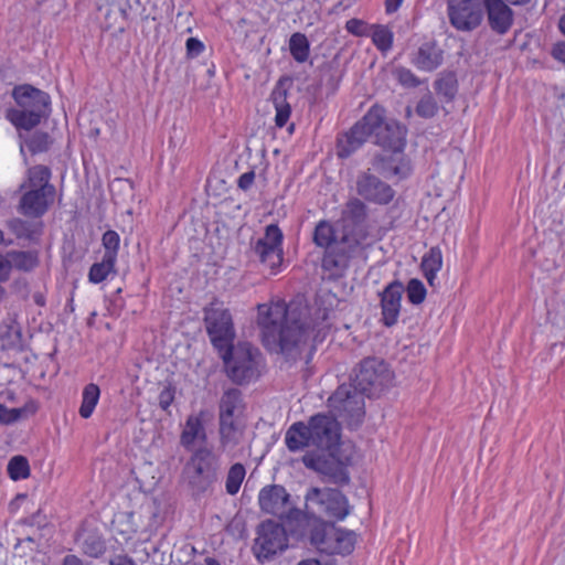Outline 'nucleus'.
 <instances>
[{"mask_svg": "<svg viewBox=\"0 0 565 565\" xmlns=\"http://www.w3.org/2000/svg\"><path fill=\"white\" fill-rule=\"evenodd\" d=\"M257 324L264 347L287 358L296 356L309 340L320 343L328 330V312L308 307L288 306L277 299L257 306Z\"/></svg>", "mask_w": 565, "mask_h": 565, "instance_id": "f257e3e1", "label": "nucleus"}, {"mask_svg": "<svg viewBox=\"0 0 565 565\" xmlns=\"http://www.w3.org/2000/svg\"><path fill=\"white\" fill-rule=\"evenodd\" d=\"M317 246L326 248L322 268L334 276H341L354 260L366 259L369 233L362 225L347 230L340 241H335L333 226L327 221H320L313 233Z\"/></svg>", "mask_w": 565, "mask_h": 565, "instance_id": "f03ea898", "label": "nucleus"}, {"mask_svg": "<svg viewBox=\"0 0 565 565\" xmlns=\"http://www.w3.org/2000/svg\"><path fill=\"white\" fill-rule=\"evenodd\" d=\"M375 143L391 154H381L373 159V168L384 177L407 178L412 172L411 160L404 154L406 146V128L396 122H384V110L381 107V124L373 132Z\"/></svg>", "mask_w": 565, "mask_h": 565, "instance_id": "7ed1b4c3", "label": "nucleus"}, {"mask_svg": "<svg viewBox=\"0 0 565 565\" xmlns=\"http://www.w3.org/2000/svg\"><path fill=\"white\" fill-rule=\"evenodd\" d=\"M15 108L6 113V118L18 129L31 130L38 126L51 104L49 94L30 85H21L13 89Z\"/></svg>", "mask_w": 565, "mask_h": 565, "instance_id": "20e7f679", "label": "nucleus"}, {"mask_svg": "<svg viewBox=\"0 0 565 565\" xmlns=\"http://www.w3.org/2000/svg\"><path fill=\"white\" fill-rule=\"evenodd\" d=\"M227 376L236 384L257 381L264 372L265 360L260 351L248 342H238L220 352Z\"/></svg>", "mask_w": 565, "mask_h": 565, "instance_id": "39448f33", "label": "nucleus"}, {"mask_svg": "<svg viewBox=\"0 0 565 565\" xmlns=\"http://www.w3.org/2000/svg\"><path fill=\"white\" fill-rule=\"evenodd\" d=\"M51 170L45 166L29 169L26 192L20 200V211L25 216L40 217L54 200L55 189L50 183Z\"/></svg>", "mask_w": 565, "mask_h": 565, "instance_id": "423d86ee", "label": "nucleus"}, {"mask_svg": "<svg viewBox=\"0 0 565 565\" xmlns=\"http://www.w3.org/2000/svg\"><path fill=\"white\" fill-rule=\"evenodd\" d=\"M328 406L332 416L350 428L359 427L365 415L364 393L352 384H342L329 397Z\"/></svg>", "mask_w": 565, "mask_h": 565, "instance_id": "0eeeda50", "label": "nucleus"}, {"mask_svg": "<svg viewBox=\"0 0 565 565\" xmlns=\"http://www.w3.org/2000/svg\"><path fill=\"white\" fill-rule=\"evenodd\" d=\"M220 469V455L206 446L195 449L185 465L190 483L200 491H205L217 480Z\"/></svg>", "mask_w": 565, "mask_h": 565, "instance_id": "6e6552de", "label": "nucleus"}, {"mask_svg": "<svg viewBox=\"0 0 565 565\" xmlns=\"http://www.w3.org/2000/svg\"><path fill=\"white\" fill-rule=\"evenodd\" d=\"M204 322L212 344L220 352L233 344L235 329L227 308L220 301H213L204 309Z\"/></svg>", "mask_w": 565, "mask_h": 565, "instance_id": "1a4fd4ad", "label": "nucleus"}, {"mask_svg": "<svg viewBox=\"0 0 565 565\" xmlns=\"http://www.w3.org/2000/svg\"><path fill=\"white\" fill-rule=\"evenodd\" d=\"M282 242L284 234L276 224L267 225L264 234L250 242L252 253L271 275H276L282 265Z\"/></svg>", "mask_w": 565, "mask_h": 565, "instance_id": "9d476101", "label": "nucleus"}, {"mask_svg": "<svg viewBox=\"0 0 565 565\" xmlns=\"http://www.w3.org/2000/svg\"><path fill=\"white\" fill-rule=\"evenodd\" d=\"M381 124V107L373 106L347 134L338 140V156L348 158L355 152Z\"/></svg>", "mask_w": 565, "mask_h": 565, "instance_id": "9b49d317", "label": "nucleus"}, {"mask_svg": "<svg viewBox=\"0 0 565 565\" xmlns=\"http://www.w3.org/2000/svg\"><path fill=\"white\" fill-rule=\"evenodd\" d=\"M392 381V373L387 364L379 359L369 358L361 362L352 385L356 390L371 396L381 392Z\"/></svg>", "mask_w": 565, "mask_h": 565, "instance_id": "f8f14e48", "label": "nucleus"}, {"mask_svg": "<svg viewBox=\"0 0 565 565\" xmlns=\"http://www.w3.org/2000/svg\"><path fill=\"white\" fill-rule=\"evenodd\" d=\"M258 503L263 512L280 520L292 521L301 516V511L292 505L289 493L279 484L264 487L259 491Z\"/></svg>", "mask_w": 565, "mask_h": 565, "instance_id": "ddd939ff", "label": "nucleus"}, {"mask_svg": "<svg viewBox=\"0 0 565 565\" xmlns=\"http://www.w3.org/2000/svg\"><path fill=\"white\" fill-rule=\"evenodd\" d=\"M288 546V537L282 525L268 520L257 529L254 552L259 561L269 559L277 553L284 552Z\"/></svg>", "mask_w": 565, "mask_h": 565, "instance_id": "4468645a", "label": "nucleus"}, {"mask_svg": "<svg viewBox=\"0 0 565 565\" xmlns=\"http://www.w3.org/2000/svg\"><path fill=\"white\" fill-rule=\"evenodd\" d=\"M308 504L317 505L319 511L338 521L344 520L350 513L347 497L338 489L311 488L306 494Z\"/></svg>", "mask_w": 565, "mask_h": 565, "instance_id": "2eb2a0df", "label": "nucleus"}, {"mask_svg": "<svg viewBox=\"0 0 565 565\" xmlns=\"http://www.w3.org/2000/svg\"><path fill=\"white\" fill-rule=\"evenodd\" d=\"M316 547L326 554L348 555L353 552L356 534L342 527L331 526L324 531H316L311 537Z\"/></svg>", "mask_w": 565, "mask_h": 565, "instance_id": "dca6fc26", "label": "nucleus"}, {"mask_svg": "<svg viewBox=\"0 0 565 565\" xmlns=\"http://www.w3.org/2000/svg\"><path fill=\"white\" fill-rule=\"evenodd\" d=\"M482 0H448L447 11L451 25L459 31H472L482 21Z\"/></svg>", "mask_w": 565, "mask_h": 565, "instance_id": "f3484780", "label": "nucleus"}, {"mask_svg": "<svg viewBox=\"0 0 565 565\" xmlns=\"http://www.w3.org/2000/svg\"><path fill=\"white\" fill-rule=\"evenodd\" d=\"M313 440V447L321 450H330L338 445L340 439V425L333 416L317 414L307 423Z\"/></svg>", "mask_w": 565, "mask_h": 565, "instance_id": "a211bd4d", "label": "nucleus"}, {"mask_svg": "<svg viewBox=\"0 0 565 565\" xmlns=\"http://www.w3.org/2000/svg\"><path fill=\"white\" fill-rule=\"evenodd\" d=\"M356 193L364 201L377 205H387L395 196L393 188L370 171L361 172L358 175Z\"/></svg>", "mask_w": 565, "mask_h": 565, "instance_id": "6ab92c4d", "label": "nucleus"}, {"mask_svg": "<svg viewBox=\"0 0 565 565\" xmlns=\"http://www.w3.org/2000/svg\"><path fill=\"white\" fill-rule=\"evenodd\" d=\"M404 290L403 284L398 280H394L380 294L382 321L384 326L392 327L397 322Z\"/></svg>", "mask_w": 565, "mask_h": 565, "instance_id": "aec40b11", "label": "nucleus"}, {"mask_svg": "<svg viewBox=\"0 0 565 565\" xmlns=\"http://www.w3.org/2000/svg\"><path fill=\"white\" fill-rule=\"evenodd\" d=\"M220 450L230 458L243 454L245 426L243 423H218Z\"/></svg>", "mask_w": 565, "mask_h": 565, "instance_id": "412c9836", "label": "nucleus"}, {"mask_svg": "<svg viewBox=\"0 0 565 565\" xmlns=\"http://www.w3.org/2000/svg\"><path fill=\"white\" fill-rule=\"evenodd\" d=\"M244 402L237 388L224 391L218 404V423H243Z\"/></svg>", "mask_w": 565, "mask_h": 565, "instance_id": "4be33fe9", "label": "nucleus"}, {"mask_svg": "<svg viewBox=\"0 0 565 565\" xmlns=\"http://www.w3.org/2000/svg\"><path fill=\"white\" fill-rule=\"evenodd\" d=\"M488 20L491 29L499 34H504L513 22V12L503 0H484Z\"/></svg>", "mask_w": 565, "mask_h": 565, "instance_id": "5701e85b", "label": "nucleus"}, {"mask_svg": "<svg viewBox=\"0 0 565 565\" xmlns=\"http://www.w3.org/2000/svg\"><path fill=\"white\" fill-rule=\"evenodd\" d=\"M411 63L419 71L433 72L443 63V51L434 41L424 42L412 54Z\"/></svg>", "mask_w": 565, "mask_h": 565, "instance_id": "b1692460", "label": "nucleus"}, {"mask_svg": "<svg viewBox=\"0 0 565 565\" xmlns=\"http://www.w3.org/2000/svg\"><path fill=\"white\" fill-rule=\"evenodd\" d=\"M206 430L201 415L193 414L186 418L180 436V443L186 450H192L196 443H205Z\"/></svg>", "mask_w": 565, "mask_h": 565, "instance_id": "393cba45", "label": "nucleus"}, {"mask_svg": "<svg viewBox=\"0 0 565 565\" xmlns=\"http://www.w3.org/2000/svg\"><path fill=\"white\" fill-rule=\"evenodd\" d=\"M285 445L291 452L302 451L313 446L308 425L303 422L294 423L285 434Z\"/></svg>", "mask_w": 565, "mask_h": 565, "instance_id": "a878e982", "label": "nucleus"}, {"mask_svg": "<svg viewBox=\"0 0 565 565\" xmlns=\"http://www.w3.org/2000/svg\"><path fill=\"white\" fill-rule=\"evenodd\" d=\"M38 405L34 401H30L22 407H14L0 403V424L11 425L21 418L35 414Z\"/></svg>", "mask_w": 565, "mask_h": 565, "instance_id": "bb28decb", "label": "nucleus"}, {"mask_svg": "<svg viewBox=\"0 0 565 565\" xmlns=\"http://www.w3.org/2000/svg\"><path fill=\"white\" fill-rule=\"evenodd\" d=\"M270 99L275 108V125L282 128L288 122L291 115V106L287 102V92L280 87H275Z\"/></svg>", "mask_w": 565, "mask_h": 565, "instance_id": "cd10ccee", "label": "nucleus"}, {"mask_svg": "<svg viewBox=\"0 0 565 565\" xmlns=\"http://www.w3.org/2000/svg\"><path fill=\"white\" fill-rule=\"evenodd\" d=\"M3 255L9 263V276L13 268L30 271L38 265V255L30 250H10Z\"/></svg>", "mask_w": 565, "mask_h": 565, "instance_id": "c85d7f7f", "label": "nucleus"}, {"mask_svg": "<svg viewBox=\"0 0 565 565\" xmlns=\"http://www.w3.org/2000/svg\"><path fill=\"white\" fill-rule=\"evenodd\" d=\"M443 266V254L439 247H431L422 259V270L429 285L434 284L437 273Z\"/></svg>", "mask_w": 565, "mask_h": 565, "instance_id": "c756f323", "label": "nucleus"}, {"mask_svg": "<svg viewBox=\"0 0 565 565\" xmlns=\"http://www.w3.org/2000/svg\"><path fill=\"white\" fill-rule=\"evenodd\" d=\"M116 259L103 256L100 262L94 263L88 271V280L92 284H100L110 275H116Z\"/></svg>", "mask_w": 565, "mask_h": 565, "instance_id": "7c9ffc66", "label": "nucleus"}, {"mask_svg": "<svg viewBox=\"0 0 565 565\" xmlns=\"http://www.w3.org/2000/svg\"><path fill=\"white\" fill-rule=\"evenodd\" d=\"M100 398V390L98 385L94 383L87 384L82 392V402L78 409V414L82 418L87 419L89 418Z\"/></svg>", "mask_w": 565, "mask_h": 565, "instance_id": "2f4dec72", "label": "nucleus"}, {"mask_svg": "<svg viewBox=\"0 0 565 565\" xmlns=\"http://www.w3.org/2000/svg\"><path fill=\"white\" fill-rule=\"evenodd\" d=\"M375 47L382 52L387 53L391 51L394 41V33L387 26L383 24H372L370 35Z\"/></svg>", "mask_w": 565, "mask_h": 565, "instance_id": "473e14b6", "label": "nucleus"}, {"mask_svg": "<svg viewBox=\"0 0 565 565\" xmlns=\"http://www.w3.org/2000/svg\"><path fill=\"white\" fill-rule=\"evenodd\" d=\"M289 51L298 63H305L310 55V43L303 33L296 32L289 39Z\"/></svg>", "mask_w": 565, "mask_h": 565, "instance_id": "72a5a7b5", "label": "nucleus"}, {"mask_svg": "<svg viewBox=\"0 0 565 565\" xmlns=\"http://www.w3.org/2000/svg\"><path fill=\"white\" fill-rule=\"evenodd\" d=\"M7 472L13 481L28 479L31 473L28 458L22 455L13 456L8 462Z\"/></svg>", "mask_w": 565, "mask_h": 565, "instance_id": "f704fd0d", "label": "nucleus"}, {"mask_svg": "<svg viewBox=\"0 0 565 565\" xmlns=\"http://www.w3.org/2000/svg\"><path fill=\"white\" fill-rule=\"evenodd\" d=\"M435 90L445 102H451L458 90V84L455 74L448 73L440 76L435 82Z\"/></svg>", "mask_w": 565, "mask_h": 565, "instance_id": "c9c22d12", "label": "nucleus"}, {"mask_svg": "<svg viewBox=\"0 0 565 565\" xmlns=\"http://www.w3.org/2000/svg\"><path fill=\"white\" fill-rule=\"evenodd\" d=\"M246 469L242 463H234L227 471L225 490L228 494L235 495L245 479Z\"/></svg>", "mask_w": 565, "mask_h": 565, "instance_id": "e433bc0d", "label": "nucleus"}, {"mask_svg": "<svg viewBox=\"0 0 565 565\" xmlns=\"http://www.w3.org/2000/svg\"><path fill=\"white\" fill-rule=\"evenodd\" d=\"M102 244H103V247H104L103 256H106V257H109V258H113V259L117 260L118 249H119V244H120V236H119V234L117 232H115V231H111V230L106 231L103 234Z\"/></svg>", "mask_w": 565, "mask_h": 565, "instance_id": "4c0bfd02", "label": "nucleus"}, {"mask_svg": "<svg viewBox=\"0 0 565 565\" xmlns=\"http://www.w3.org/2000/svg\"><path fill=\"white\" fill-rule=\"evenodd\" d=\"M408 301L413 305H420L427 295V290L422 280L412 278L406 286Z\"/></svg>", "mask_w": 565, "mask_h": 565, "instance_id": "58836bf2", "label": "nucleus"}, {"mask_svg": "<svg viewBox=\"0 0 565 565\" xmlns=\"http://www.w3.org/2000/svg\"><path fill=\"white\" fill-rule=\"evenodd\" d=\"M416 113L423 118H431L438 113V104L431 94L428 93L419 99Z\"/></svg>", "mask_w": 565, "mask_h": 565, "instance_id": "ea45409f", "label": "nucleus"}, {"mask_svg": "<svg viewBox=\"0 0 565 565\" xmlns=\"http://www.w3.org/2000/svg\"><path fill=\"white\" fill-rule=\"evenodd\" d=\"M83 551L92 557H98L105 552L104 541L96 535H88L83 542Z\"/></svg>", "mask_w": 565, "mask_h": 565, "instance_id": "a19ab883", "label": "nucleus"}, {"mask_svg": "<svg viewBox=\"0 0 565 565\" xmlns=\"http://www.w3.org/2000/svg\"><path fill=\"white\" fill-rule=\"evenodd\" d=\"M395 76L398 83L405 87H417L420 85L419 78L409 70L399 66L395 70Z\"/></svg>", "mask_w": 565, "mask_h": 565, "instance_id": "79ce46f5", "label": "nucleus"}, {"mask_svg": "<svg viewBox=\"0 0 565 565\" xmlns=\"http://www.w3.org/2000/svg\"><path fill=\"white\" fill-rule=\"evenodd\" d=\"M372 24L360 19H350L345 23V30L355 36H369Z\"/></svg>", "mask_w": 565, "mask_h": 565, "instance_id": "37998d69", "label": "nucleus"}, {"mask_svg": "<svg viewBox=\"0 0 565 565\" xmlns=\"http://www.w3.org/2000/svg\"><path fill=\"white\" fill-rule=\"evenodd\" d=\"M26 146L32 153L46 151L50 146V137L47 134H34Z\"/></svg>", "mask_w": 565, "mask_h": 565, "instance_id": "c03bdc74", "label": "nucleus"}, {"mask_svg": "<svg viewBox=\"0 0 565 565\" xmlns=\"http://www.w3.org/2000/svg\"><path fill=\"white\" fill-rule=\"evenodd\" d=\"M185 46L186 53L191 57L199 56L204 51V44L196 38H189Z\"/></svg>", "mask_w": 565, "mask_h": 565, "instance_id": "a18cd8bd", "label": "nucleus"}, {"mask_svg": "<svg viewBox=\"0 0 565 565\" xmlns=\"http://www.w3.org/2000/svg\"><path fill=\"white\" fill-rule=\"evenodd\" d=\"M302 463L309 468V469H312V470H316V471H320L321 468H322V459L320 456L316 455V454H306L303 457H302Z\"/></svg>", "mask_w": 565, "mask_h": 565, "instance_id": "49530a36", "label": "nucleus"}, {"mask_svg": "<svg viewBox=\"0 0 565 565\" xmlns=\"http://www.w3.org/2000/svg\"><path fill=\"white\" fill-rule=\"evenodd\" d=\"M159 406L163 411H168L174 399V392L170 387H164L159 394Z\"/></svg>", "mask_w": 565, "mask_h": 565, "instance_id": "de8ad7c7", "label": "nucleus"}, {"mask_svg": "<svg viewBox=\"0 0 565 565\" xmlns=\"http://www.w3.org/2000/svg\"><path fill=\"white\" fill-rule=\"evenodd\" d=\"M348 209L350 213L356 218L363 217L365 215V204L359 199L351 200L348 203Z\"/></svg>", "mask_w": 565, "mask_h": 565, "instance_id": "09e8293b", "label": "nucleus"}, {"mask_svg": "<svg viewBox=\"0 0 565 565\" xmlns=\"http://www.w3.org/2000/svg\"><path fill=\"white\" fill-rule=\"evenodd\" d=\"M255 181V172L254 171H247L245 173H243L238 180H237V186L243 190V191H247L248 189H250V186L253 185Z\"/></svg>", "mask_w": 565, "mask_h": 565, "instance_id": "8fccbe9b", "label": "nucleus"}, {"mask_svg": "<svg viewBox=\"0 0 565 565\" xmlns=\"http://www.w3.org/2000/svg\"><path fill=\"white\" fill-rule=\"evenodd\" d=\"M552 56L565 66V41L556 43L551 52Z\"/></svg>", "mask_w": 565, "mask_h": 565, "instance_id": "3c124183", "label": "nucleus"}, {"mask_svg": "<svg viewBox=\"0 0 565 565\" xmlns=\"http://www.w3.org/2000/svg\"><path fill=\"white\" fill-rule=\"evenodd\" d=\"M9 280V263L6 260V256L0 254V281Z\"/></svg>", "mask_w": 565, "mask_h": 565, "instance_id": "603ef678", "label": "nucleus"}, {"mask_svg": "<svg viewBox=\"0 0 565 565\" xmlns=\"http://www.w3.org/2000/svg\"><path fill=\"white\" fill-rule=\"evenodd\" d=\"M14 393L11 390H3L0 392V403L8 404L10 406H13L14 403Z\"/></svg>", "mask_w": 565, "mask_h": 565, "instance_id": "864d4df0", "label": "nucleus"}, {"mask_svg": "<svg viewBox=\"0 0 565 565\" xmlns=\"http://www.w3.org/2000/svg\"><path fill=\"white\" fill-rule=\"evenodd\" d=\"M403 3V0H385V11L387 14L396 12Z\"/></svg>", "mask_w": 565, "mask_h": 565, "instance_id": "5fc2aeb1", "label": "nucleus"}, {"mask_svg": "<svg viewBox=\"0 0 565 565\" xmlns=\"http://www.w3.org/2000/svg\"><path fill=\"white\" fill-rule=\"evenodd\" d=\"M111 565H136L132 559L128 557H117L116 559L111 561Z\"/></svg>", "mask_w": 565, "mask_h": 565, "instance_id": "6e6d98bb", "label": "nucleus"}, {"mask_svg": "<svg viewBox=\"0 0 565 565\" xmlns=\"http://www.w3.org/2000/svg\"><path fill=\"white\" fill-rule=\"evenodd\" d=\"M63 565H82V563L76 556L68 555L65 557Z\"/></svg>", "mask_w": 565, "mask_h": 565, "instance_id": "4d7b16f0", "label": "nucleus"}, {"mask_svg": "<svg viewBox=\"0 0 565 565\" xmlns=\"http://www.w3.org/2000/svg\"><path fill=\"white\" fill-rule=\"evenodd\" d=\"M558 29L561 33L565 36V13L558 20Z\"/></svg>", "mask_w": 565, "mask_h": 565, "instance_id": "13d9d810", "label": "nucleus"}, {"mask_svg": "<svg viewBox=\"0 0 565 565\" xmlns=\"http://www.w3.org/2000/svg\"><path fill=\"white\" fill-rule=\"evenodd\" d=\"M298 565H321V563L316 558L301 561Z\"/></svg>", "mask_w": 565, "mask_h": 565, "instance_id": "bf43d9fd", "label": "nucleus"}, {"mask_svg": "<svg viewBox=\"0 0 565 565\" xmlns=\"http://www.w3.org/2000/svg\"><path fill=\"white\" fill-rule=\"evenodd\" d=\"M24 223L20 220H14L11 222L12 230L20 236V233L18 231V225H23Z\"/></svg>", "mask_w": 565, "mask_h": 565, "instance_id": "052dcab7", "label": "nucleus"}, {"mask_svg": "<svg viewBox=\"0 0 565 565\" xmlns=\"http://www.w3.org/2000/svg\"><path fill=\"white\" fill-rule=\"evenodd\" d=\"M205 563H206V565H220V563L215 558H212V557L205 558Z\"/></svg>", "mask_w": 565, "mask_h": 565, "instance_id": "680f3d73", "label": "nucleus"}, {"mask_svg": "<svg viewBox=\"0 0 565 565\" xmlns=\"http://www.w3.org/2000/svg\"><path fill=\"white\" fill-rule=\"evenodd\" d=\"M4 281H0V285H2ZM6 294V290L2 286H0V301L2 300L3 296Z\"/></svg>", "mask_w": 565, "mask_h": 565, "instance_id": "e2e57ef3", "label": "nucleus"}, {"mask_svg": "<svg viewBox=\"0 0 565 565\" xmlns=\"http://www.w3.org/2000/svg\"><path fill=\"white\" fill-rule=\"evenodd\" d=\"M2 242H3V233H2V231L0 230V243H2Z\"/></svg>", "mask_w": 565, "mask_h": 565, "instance_id": "0e129e2a", "label": "nucleus"}]
</instances>
